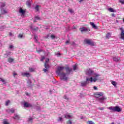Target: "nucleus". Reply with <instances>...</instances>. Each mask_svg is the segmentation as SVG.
Segmentation results:
<instances>
[{"label": "nucleus", "instance_id": "nucleus-2", "mask_svg": "<svg viewBox=\"0 0 124 124\" xmlns=\"http://www.w3.org/2000/svg\"><path fill=\"white\" fill-rule=\"evenodd\" d=\"M99 76H100V75L95 74V77L94 78H93L92 77L90 78H86L85 82H86L87 84H89V83H90V81L91 83L93 82H96V81L98 80V78H97V77H99Z\"/></svg>", "mask_w": 124, "mask_h": 124}, {"label": "nucleus", "instance_id": "nucleus-40", "mask_svg": "<svg viewBox=\"0 0 124 124\" xmlns=\"http://www.w3.org/2000/svg\"><path fill=\"white\" fill-rule=\"evenodd\" d=\"M33 31H38V27H35L32 29Z\"/></svg>", "mask_w": 124, "mask_h": 124}, {"label": "nucleus", "instance_id": "nucleus-39", "mask_svg": "<svg viewBox=\"0 0 124 124\" xmlns=\"http://www.w3.org/2000/svg\"><path fill=\"white\" fill-rule=\"evenodd\" d=\"M119 2H121L122 4H124V0H119Z\"/></svg>", "mask_w": 124, "mask_h": 124}, {"label": "nucleus", "instance_id": "nucleus-3", "mask_svg": "<svg viewBox=\"0 0 124 124\" xmlns=\"http://www.w3.org/2000/svg\"><path fill=\"white\" fill-rule=\"evenodd\" d=\"M108 109H109V110H112L113 112H122V108H120V107L116 106L115 107H110L108 108Z\"/></svg>", "mask_w": 124, "mask_h": 124}, {"label": "nucleus", "instance_id": "nucleus-53", "mask_svg": "<svg viewBox=\"0 0 124 124\" xmlns=\"http://www.w3.org/2000/svg\"><path fill=\"white\" fill-rule=\"evenodd\" d=\"M68 43H69V41H67L65 42V44H68Z\"/></svg>", "mask_w": 124, "mask_h": 124}, {"label": "nucleus", "instance_id": "nucleus-5", "mask_svg": "<svg viewBox=\"0 0 124 124\" xmlns=\"http://www.w3.org/2000/svg\"><path fill=\"white\" fill-rule=\"evenodd\" d=\"M85 42H86L87 44H89V45H91V46H94V44L93 43V42H92L91 40L86 39L85 40Z\"/></svg>", "mask_w": 124, "mask_h": 124}, {"label": "nucleus", "instance_id": "nucleus-13", "mask_svg": "<svg viewBox=\"0 0 124 124\" xmlns=\"http://www.w3.org/2000/svg\"><path fill=\"white\" fill-rule=\"evenodd\" d=\"M105 99H107V98L102 97L99 98L98 99V100L100 101V102H102V101H103V100H105Z\"/></svg>", "mask_w": 124, "mask_h": 124}, {"label": "nucleus", "instance_id": "nucleus-44", "mask_svg": "<svg viewBox=\"0 0 124 124\" xmlns=\"http://www.w3.org/2000/svg\"><path fill=\"white\" fill-rule=\"evenodd\" d=\"M45 67H46V68H47V61H46V62L45 63Z\"/></svg>", "mask_w": 124, "mask_h": 124}, {"label": "nucleus", "instance_id": "nucleus-20", "mask_svg": "<svg viewBox=\"0 0 124 124\" xmlns=\"http://www.w3.org/2000/svg\"><path fill=\"white\" fill-rule=\"evenodd\" d=\"M7 13V11L6 10L3 9L1 11V14H6Z\"/></svg>", "mask_w": 124, "mask_h": 124}, {"label": "nucleus", "instance_id": "nucleus-62", "mask_svg": "<svg viewBox=\"0 0 124 124\" xmlns=\"http://www.w3.org/2000/svg\"><path fill=\"white\" fill-rule=\"evenodd\" d=\"M34 22H35V21H34Z\"/></svg>", "mask_w": 124, "mask_h": 124}, {"label": "nucleus", "instance_id": "nucleus-46", "mask_svg": "<svg viewBox=\"0 0 124 124\" xmlns=\"http://www.w3.org/2000/svg\"><path fill=\"white\" fill-rule=\"evenodd\" d=\"M56 55L58 57H60V56H61L62 54H61L60 52H58L57 53H56Z\"/></svg>", "mask_w": 124, "mask_h": 124}, {"label": "nucleus", "instance_id": "nucleus-41", "mask_svg": "<svg viewBox=\"0 0 124 124\" xmlns=\"http://www.w3.org/2000/svg\"><path fill=\"white\" fill-rule=\"evenodd\" d=\"M3 124H9V123L6 121V120H4L3 122Z\"/></svg>", "mask_w": 124, "mask_h": 124}, {"label": "nucleus", "instance_id": "nucleus-38", "mask_svg": "<svg viewBox=\"0 0 124 124\" xmlns=\"http://www.w3.org/2000/svg\"><path fill=\"white\" fill-rule=\"evenodd\" d=\"M63 98L64 99H67V100H68V98L67 97V96H66V95H64L63 96Z\"/></svg>", "mask_w": 124, "mask_h": 124}, {"label": "nucleus", "instance_id": "nucleus-52", "mask_svg": "<svg viewBox=\"0 0 124 124\" xmlns=\"http://www.w3.org/2000/svg\"><path fill=\"white\" fill-rule=\"evenodd\" d=\"M93 89H94V90H97V87L96 86H94Z\"/></svg>", "mask_w": 124, "mask_h": 124}, {"label": "nucleus", "instance_id": "nucleus-1", "mask_svg": "<svg viewBox=\"0 0 124 124\" xmlns=\"http://www.w3.org/2000/svg\"><path fill=\"white\" fill-rule=\"evenodd\" d=\"M64 67L63 66H58L56 70V73L58 75H60L61 80H63L64 81H67L68 79V77H66V74L65 73L62 72L64 69Z\"/></svg>", "mask_w": 124, "mask_h": 124}, {"label": "nucleus", "instance_id": "nucleus-29", "mask_svg": "<svg viewBox=\"0 0 124 124\" xmlns=\"http://www.w3.org/2000/svg\"><path fill=\"white\" fill-rule=\"evenodd\" d=\"M110 36H111V33H107L106 35V37L107 38H109V37H110Z\"/></svg>", "mask_w": 124, "mask_h": 124}, {"label": "nucleus", "instance_id": "nucleus-28", "mask_svg": "<svg viewBox=\"0 0 124 124\" xmlns=\"http://www.w3.org/2000/svg\"><path fill=\"white\" fill-rule=\"evenodd\" d=\"M9 103H10V100H8L5 102V105L6 106H8V104H9Z\"/></svg>", "mask_w": 124, "mask_h": 124}, {"label": "nucleus", "instance_id": "nucleus-37", "mask_svg": "<svg viewBox=\"0 0 124 124\" xmlns=\"http://www.w3.org/2000/svg\"><path fill=\"white\" fill-rule=\"evenodd\" d=\"M45 60V56H42V58L41 59V61L43 62V61Z\"/></svg>", "mask_w": 124, "mask_h": 124}, {"label": "nucleus", "instance_id": "nucleus-34", "mask_svg": "<svg viewBox=\"0 0 124 124\" xmlns=\"http://www.w3.org/2000/svg\"><path fill=\"white\" fill-rule=\"evenodd\" d=\"M35 19L36 20H40V17L38 16H35Z\"/></svg>", "mask_w": 124, "mask_h": 124}, {"label": "nucleus", "instance_id": "nucleus-7", "mask_svg": "<svg viewBox=\"0 0 124 124\" xmlns=\"http://www.w3.org/2000/svg\"><path fill=\"white\" fill-rule=\"evenodd\" d=\"M94 95L95 97H100V96H102L103 95V93L102 92H99V93H96L94 94Z\"/></svg>", "mask_w": 124, "mask_h": 124}, {"label": "nucleus", "instance_id": "nucleus-36", "mask_svg": "<svg viewBox=\"0 0 124 124\" xmlns=\"http://www.w3.org/2000/svg\"><path fill=\"white\" fill-rule=\"evenodd\" d=\"M18 37L19 38H22V37H23V34H19L18 36Z\"/></svg>", "mask_w": 124, "mask_h": 124}, {"label": "nucleus", "instance_id": "nucleus-49", "mask_svg": "<svg viewBox=\"0 0 124 124\" xmlns=\"http://www.w3.org/2000/svg\"><path fill=\"white\" fill-rule=\"evenodd\" d=\"M13 75H14V76H16L18 75V74L16 73H14Z\"/></svg>", "mask_w": 124, "mask_h": 124}, {"label": "nucleus", "instance_id": "nucleus-26", "mask_svg": "<svg viewBox=\"0 0 124 124\" xmlns=\"http://www.w3.org/2000/svg\"><path fill=\"white\" fill-rule=\"evenodd\" d=\"M0 81L2 82L3 84L5 83V80L3 78H0Z\"/></svg>", "mask_w": 124, "mask_h": 124}, {"label": "nucleus", "instance_id": "nucleus-33", "mask_svg": "<svg viewBox=\"0 0 124 124\" xmlns=\"http://www.w3.org/2000/svg\"><path fill=\"white\" fill-rule=\"evenodd\" d=\"M69 12H70V13H73V10L72 9H69L68 10Z\"/></svg>", "mask_w": 124, "mask_h": 124}, {"label": "nucleus", "instance_id": "nucleus-59", "mask_svg": "<svg viewBox=\"0 0 124 124\" xmlns=\"http://www.w3.org/2000/svg\"><path fill=\"white\" fill-rule=\"evenodd\" d=\"M81 119H84V118H83V117H82L81 118Z\"/></svg>", "mask_w": 124, "mask_h": 124}, {"label": "nucleus", "instance_id": "nucleus-16", "mask_svg": "<svg viewBox=\"0 0 124 124\" xmlns=\"http://www.w3.org/2000/svg\"><path fill=\"white\" fill-rule=\"evenodd\" d=\"M81 84L82 87H85V86H87V85H88V83L86 81H82Z\"/></svg>", "mask_w": 124, "mask_h": 124}, {"label": "nucleus", "instance_id": "nucleus-61", "mask_svg": "<svg viewBox=\"0 0 124 124\" xmlns=\"http://www.w3.org/2000/svg\"><path fill=\"white\" fill-rule=\"evenodd\" d=\"M43 54H44V55H45V52H43Z\"/></svg>", "mask_w": 124, "mask_h": 124}, {"label": "nucleus", "instance_id": "nucleus-43", "mask_svg": "<svg viewBox=\"0 0 124 124\" xmlns=\"http://www.w3.org/2000/svg\"><path fill=\"white\" fill-rule=\"evenodd\" d=\"M32 120H33L32 118L30 117V118H29L28 121L29 122H32Z\"/></svg>", "mask_w": 124, "mask_h": 124}, {"label": "nucleus", "instance_id": "nucleus-18", "mask_svg": "<svg viewBox=\"0 0 124 124\" xmlns=\"http://www.w3.org/2000/svg\"><path fill=\"white\" fill-rule=\"evenodd\" d=\"M14 61V59L13 58H9L8 59V62H13Z\"/></svg>", "mask_w": 124, "mask_h": 124}, {"label": "nucleus", "instance_id": "nucleus-6", "mask_svg": "<svg viewBox=\"0 0 124 124\" xmlns=\"http://www.w3.org/2000/svg\"><path fill=\"white\" fill-rule=\"evenodd\" d=\"M93 73V71L91 69H88L86 70V75H88V76H90V75H91Z\"/></svg>", "mask_w": 124, "mask_h": 124}, {"label": "nucleus", "instance_id": "nucleus-4", "mask_svg": "<svg viewBox=\"0 0 124 124\" xmlns=\"http://www.w3.org/2000/svg\"><path fill=\"white\" fill-rule=\"evenodd\" d=\"M79 31H81V33H84L85 32H89V31H90L91 29L90 28L82 27L79 28Z\"/></svg>", "mask_w": 124, "mask_h": 124}, {"label": "nucleus", "instance_id": "nucleus-9", "mask_svg": "<svg viewBox=\"0 0 124 124\" xmlns=\"http://www.w3.org/2000/svg\"><path fill=\"white\" fill-rule=\"evenodd\" d=\"M90 25H91V26H92V28L93 29H94L95 30H97L98 29L97 26H96L93 22H90Z\"/></svg>", "mask_w": 124, "mask_h": 124}, {"label": "nucleus", "instance_id": "nucleus-22", "mask_svg": "<svg viewBox=\"0 0 124 124\" xmlns=\"http://www.w3.org/2000/svg\"><path fill=\"white\" fill-rule=\"evenodd\" d=\"M111 84L114 87H116V86H117V82H116V81H112Z\"/></svg>", "mask_w": 124, "mask_h": 124}, {"label": "nucleus", "instance_id": "nucleus-19", "mask_svg": "<svg viewBox=\"0 0 124 124\" xmlns=\"http://www.w3.org/2000/svg\"><path fill=\"white\" fill-rule=\"evenodd\" d=\"M34 70H35L34 68H29L30 72H34Z\"/></svg>", "mask_w": 124, "mask_h": 124}, {"label": "nucleus", "instance_id": "nucleus-35", "mask_svg": "<svg viewBox=\"0 0 124 124\" xmlns=\"http://www.w3.org/2000/svg\"><path fill=\"white\" fill-rule=\"evenodd\" d=\"M88 123L89 124H94V123H93V122L92 121H89L88 122Z\"/></svg>", "mask_w": 124, "mask_h": 124}, {"label": "nucleus", "instance_id": "nucleus-60", "mask_svg": "<svg viewBox=\"0 0 124 124\" xmlns=\"http://www.w3.org/2000/svg\"><path fill=\"white\" fill-rule=\"evenodd\" d=\"M34 38H35V39H36V37L35 36V37H34Z\"/></svg>", "mask_w": 124, "mask_h": 124}, {"label": "nucleus", "instance_id": "nucleus-15", "mask_svg": "<svg viewBox=\"0 0 124 124\" xmlns=\"http://www.w3.org/2000/svg\"><path fill=\"white\" fill-rule=\"evenodd\" d=\"M71 117H72V115H70V113H68L64 115V118H65V119H67V118H71Z\"/></svg>", "mask_w": 124, "mask_h": 124}, {"label": "nucleus", "instance_id": "nucleus-24", "mask_svg": "<svg viewBox=\"0 0 124 124\" xmlns=\"http://www.w3.org/2000/svg\"><path fill=\"white\" fill-rule=\"evenodd\" d=\"M66 124H72V121L71 120H68L66 122Z\"/></svg>", "mask_w": 124, "mask_h": 124}, {"label": "nucleus", "instance_id": "nucleus-58", "mask_svg": "<svg viewBox=\"0 0 124 124\" xmlns=\"http://www.w3.org/2000/svg\"><path fill=\"white\" fill-rule=\"evenodd\" d=\"M111 124H115L114 122H112Z\"/></svg>", "mask_w": 124, "mask_h": 124}, {"label": "nucleus", "instance_id": "nucleus-54", "mask_svg": "<svg viewBox=\"0 0 124 124\" xmlns=\"http://www.w3.org/2000/svg\"><path fill=\"white\" fill-rule=\"evenodd\" d=\"M25 94L26 95L29 96V93H28L27 92L25 93Z\"/></svg>", "mask_w": 124, "mask_h": 124}, {"label": "nucleus", "instance_id": "nucleus-17", "mask_svg": "<svg viewBox=\"0 0 124 124\" xmlns=\"http://www.w3.org/2000/svg\"><path fill=\"white\" fill-rule=\"evenodd\" d=\"M13 119H14L15 120H16V119L19 120V119H20V116H19V115L17 114H15V117H13Z\"/></svg>", "mask_w": 124, "mask_h": 124}, {"label": "nucleus", "instance_id": "nucleus-14", "mask_svg": "<svg viewBox=\"0 0 124 124\" xmlns=\"http://www.w3.org/2000/svg\"><path fill=\"white\" fill-rule=\"evenodd\" d=\"M121 60V58H120L119 57H115L113 58V60L114 61V62H119L120 60Z\"/></svg>", "mask_w": 124, "mask_h": 124}, {"label": "nucleus", "instance_id": "nucleus-23", "mask_svg": "<svg viewBox=\"0 0 124 124\" xmlns=\"http://www.w3.org/2000/svg\"><path fill=\"white\" fill-rule=\"evenodd\" d=\"M26 5H28L29 7H31V2H30V1H27L26 2Z\"/></svg>", "mask_w": 124, "mask_h": 124}, {"label": "nucleus", "instance_id": "nucleus-48", "mask_svg": "<svg viewBox=\"0 0 124 124\" xmlns=\"http://www.w3.org/2000/svg\"><path fill=\"white\" fill-rule=\"evenodd\" d=\"M111 16L112 17H116V15H115L114 14H112Z\"/></svg>", "mask_w": 124, "mask_h": 124}, {"label": "nucleus", "instance_id": "nucleus-57", "mask_svg": "<svg viewBox=\"0 0 124 124\" xmlns=\"http://www.w3.org/2000/svg\"><path fill=\"white\" fill-rule=\"evenodd\" d=\"M47 62H49V61H50V59H47Z\"/></svg>", "mask_w": 124, "mask_h": 124}, {"label": "nucleus", "instance_id": "nucleus-51", "mask_svg": "<svg viewBox=\"0 0 124 124\" xmlns=\"http://www.w3.org/2000/svg\"><path fill=\"white\" fill-rule=\"evenodd\" d=\"M43 71H44V72H47V69H43Z\"/></svg>", "mask_w": 124, "mask_h": 124}, {"label": "nucleus", "instance_id": "nucleus-12", "mask_svg": "<svg viewBox=\"0 0 124 124\" xmlns=\"http://www.w3.org/2000/svg\"><path fill=\"white\" fill-rule=\"evenodd\" d=\"M19 13H21V14H22V15H25V14L26 13V11L23 10L22 8H20L19 10Z\"/></svg>", "mask_w": 124, "mask_h": 124}, {"label": "nucleus", "instance_id": "nucleus-21", "mask_svg": "<svg viewBox=\"0 0 124 124\" xmlns=\"http://www.w3.org/2000/svg\"><path fill=\"white\" fill-rule=\"evenodd\" d=\"M35 10L36 11H38V10H39V5H36L35 7Z\"/></svg>", "mask_w": 124, "mask_h": 124}, {"label": "nucleus", "instance_id": "nucleus-47", "mask_svg": "<svg viewBox=\"0 0 124 124\" xmlns=\"http://www.w3.org/2000/svg\"><path fill=\"white\" fill-rule=\"evenodd\" d=\"M41 52H42V50H37V53H41Z\"/></svg>", "mask_w": 124, "mask_h": 124}, {"label": "nucleus", "instance_id": "nucleus-55", "mask_svg": "<svg viewBox=\"0 0 124 124\" xmlns=\"http://www.w3.org/2000/svg\"><path fill=\"white\" fill-rule=\"evenodd\" d=\"M49 67H50V65H49L48 64L47 65V68H49Z\"/></svg>", "mask_w": 124, "mask_h": 124}, {"label": "nucleus", "instance_id": "nucleus-30", "mask_svg": "<svg viewBox=\"0 0 124 124\" xmlns=\"http://www.w3.org/2000/svg\"><path fill=\"white\" fill-rule=\"evenodd\" d=\"M58 122H62V118L59 117V119H58Z\"/></svg>", "mask_w": 124, "mask_h": 124}, {"label": "nucleus", "instance_id": "nucleus-50", "mask_svg": "<svg viewBox=\"0 0 124 124\" xmlns=\"http://www.w3.org/2000/svg\"><path fill=\"white\" fill-rule=\"evenodd\" d=\"M13 47H14L13 46H12V45L9 46L10 49H12V48H13Z\"/></svg>", "mask_w": 124, "mask_h": 124}, {"label": "nucleus", "instance_id": "nucleus-10", "mask_svg": "<svg viewBox=\"0 0 124 124\" xmlns=\"http://www.w3.org/2000/svg\"><path fill=\"white\" fill-rule=\"evenodd\" d=\"M21 75L23 77L26 76L28 78H29V77H31V74H30L29 73H22Z\"/></svg>", "mask_w": 124, "mask_h": 124}, {"label": "nucleus", "instance_id": "nucleus-42", "mask_svg": "<svg viewBox=\"0 0 124 124\" xmlns=\"http://www.w3.org/2000/svg\"><path fill=\"white\" fill-rule=\"evenodd\" d=\"M98 110H101L102 111L104 110V108L102 107V108H98Z\"/></svg>", "mask_w": 124, "mask_h": 124}, {"label": "nucleus", "instance_id": "nucleus-31", "mask_svg": "<svg viewBox=\"0 0 124 124\" xmlns=\"http://www.w3.org/2000/svg\"><path fill=\"white\" fill-rule=\"evenodd\" d=\"M4 6H5V2L1 3V7H4Z\"/></svg>", "mask_w": 124, "mask_h": 124}, {"label": "nucleus", "instance_id": "nucleus-27", "mask_svg": "<svg viewBox=\"0 0 124 124\" xmlns=\"http://www.w3.org/2000/svg\"><path fill=\"white\" fill-rule=\"evenodd\" d=\"M73 70H74L75 71V70H76L77 68V65H74L73 66Z\"/></svg>", "mask_w": 124, "mask_h": 124}, {"label": "nucleus", "instance_id": "nucleus-56", "mask_svg": "<svg viewBox=\"0 0 124 124\" xmlns=\"http://www.w3.org/2000/svg\"><path fill=\"white\" fill-rule=\"evenodd\" d=\"M49 92H50V93H52V90H50Z\"/></svg>", "mask_w": 124, "mask_h": 124}, {"label": "nucleus", "instance_id": "nucleus-8", "mask_svg": "<svg viewBox=\"0 0 124 124\" xmlns=\"http://www.w3.org/2000/svg\"><path fill=\"white\" fill-rule=\"evenodd\" d=\"M65 68L66 72V74H70V72L72 71V69L69 68L68 67H66Z\"/></svg>", "mask_w": 124, "mask_h": 124}, {"label": "nucleus", "instance_id": "nucleus-11", "mask_svg": "<svg viewBox=\"0 0 124 124\" xmlns=\"http://www.w3.org/2000/svg\"><path fill=\"white\" fill-rule=\"evenodd\" d=\"M24 107H26L27 108H29V107H32V105L28 102L24 103Z\"/></svg>", "mask_w": 124, "mask_h": 124}, {"label": "nucleus", "instance_id": "nucleus-25", "mask_svg": "<svg viewBox=\"0 0 124 124\" xmlns=\"http://www.w3.org/2000/svg\"><path fill=\"white\" fill-rule=\"evenodd\" d=\"M108 11L110 12H115V10H114V9L112 8H108Z\"/></svg>", "mask_w": 124, "mask_h": 124}, {"label": "nucleus", "instance_id": "nucleus-32", "mask_svg": "<svg viewBox=\"0 0 124 124\" xmlns=\"http://www.w3.org/2000/svg\"><path fill=\"white\" fill-rule=\"evenodd\" d=\"M50 37L52 39H54L55 38H56V36H55L54 35L52 34V35H51Z\"/></svg>", "mask_w": 124, "mask_h": 124}, {"label": "nucleus", "instance_id": "nucleus-45", "mask_svg": "<svg viewBox=\"0 0 124 124\" xmlns=\"http://www.w3.org/2000/svg\"><path fill=\"white\" fill-rule=\"evenodd\" d=\"M10 111L11 113H15V110H14L13 109H10Z\"/></svg>", "mask_w": 124, "mask_h": 124}]
</instances>
